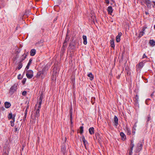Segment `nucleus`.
Wrapping results in <instances>:
<instances>
[{
    "mask_svg": "<svg viewBox=\"0 0 155 155\" xmlns=\"http://www.w3.org/2000/svg\"><path fill=\"white\" fill-rule=\"evenodd\" d=\"M26 81V78H24L22 81V83L23 84H24L25 82Z\"/></svg>",
    "mask_w": 155,
    "mask_h": 155,
    "instance_id": "36",
    "label": "nucleus"
},
{
    "mask_svg": "<svg viewBox=\"0 0 155 155\" xmlns=\"http://www.w3.org/2000/svg\"><path fill=\"white\" fill-rule=\"evenodd\" d=\"M22 62L20 61L18 63V69L20 70L22 68Z\"/></svg>",
    "mask_w": 155,
    "mask_h": 155,
    "instance_id": "27",
    "label": "nucleus"
},
{
    "mask_svg": "<svg viewBox=\"0 0 155 155\" xmlns=\"http://www.w3.org/2000/svg\"><path fill=\"white\" fill-rule=\"evenodd\" d=\"M94 128L93 127H90L89 129V133L91 135H92L94 134Z\"/></svg>",
    "mask_w": 155,
    "mask_h": 155,
    "instance_id": "12",
    "label": "nucleus"
},
{
    "mask_svg": "<svg viewBox=\"0 0 155 155\" xmlns=\"http://www.w3.org/2000/svg\"><path fill=\"white\" fill-rule=\"evenodd\" d=\"M5 4H4L2 5H1L0 6V9L2 8H4L5 7Z\"/></svg>",
    "mask_w": 155,
    "mask_h": 155,
    "instance_id": "37",
    "label": "nucleus"
},
{
    "mask_svg": "<svg viewBox=\"0 0 155 155\" xmlns=\"http://www.w3.org/2000/svg\"><path fill=\"white\" fill-rule=\"evenodd\" d=\"M11 106V104L8 102H5V107L6 108H9Z\"/></svg>",
    "mask_w": 155,
    "mask_h": 155,
    "instance_id": "14",
    "label": "nucleus"
},
{
    "mask_svg": "<svg viewBox=\"0 0 155 155\" xmlns=\"http://www.w3.org/2000/svg\"><path fill=\"white\" fill-rule=\"evenodd\" d=\"M69 47L72 49H74L76 47V43L74 42L72 43H70L69 45Z\"/></svg>",
    "mask_w": 155,
    "mask_h": 155,
    "instance_id": "8",
    "label": "nucleus"
},
{
    "mask_svg": "<svg viewBox=\"0 0 155 155\" xmlns=\"http://www.w3.org/2000/svg\"><path fill=\"white\" fill-rule=\"evenodd\" d=\"M120 76H119L117 77V78L119 79V78Z\"/></svg>",
    "mask_w": 155,
    "mask_h": 155,
    "instance_id": "51",
    "label": "nucleus"
},
{
    "mask_svg": "<svg viewBox=\"0 0 155 155\" xmlns=\"http://www.w3.org/2000/svg\"><path fill=\"white\" fill-rule=\"evenodd\" d=\"M118 119L116 116H114V123L115 126H117L118 124Z\"/></svg>",
    "mask_w": 155,
    "mask_h": 155,
    "instance_id": "7",
    "label": "nucleus"
},
{
    "mask_svg": "<svg viewBox=\"0 0 155 155\" xmlns=\"http://www.w3.org/2000/svg\"><path fill=\"white\" fill-rule=\"evenodd\" d=\"M143 147V144L141 142L139 143L136 147V149L135 150L136 153H138L142 149Z\"/></svg>",
    "mask_w": 155,
    "mask_h": 155,
    "instance_id": "3",
    "label": "nucleus"
},
{
    "mask_svg": "<svg viewBox=\"0 0 155 155\" xmlns=\"http://www.w3.org/2000/svg\"><path fill=\"white\" fill-rule=\"evenodd\" d=\"M122 139L124 140H125V135L124 134L123 132H121L120 134Z\"/></svg>",
    "mask_w": 155,
    "mask_h": 155,
    "instance_id": "22",
    "label": "nucleus"
},
{
    "mask_svg": "<svg viewBox=\"0 0 155 155\" xmlns=\"http://www.w3.org/2000/svg\"><path fill=\"white\" fill-rule=\"evenodd\" d=\"M28 52H27L26 54L24 53L21 57L20 61L22 62L26 58V57L27 55Z\"/></svg>",
    "mask_w": 155,
    "mask_h": 155,
    "instance_id": "10",
    "label": "nucleus"
},
{
    "mask_svg": "<svg viewBox=\"0 0 155 155\" xmlns=\"http://www.w3.org/2000/svg\"><path fill=\"white\" fill-rule=\"evenodd\" d=\"M110 44L111 47L114 48L115 46L114 42L113 39H112L110 40Z\"/></svg>",
    "mask_w": 155,
    "mask_h": 155,
    "instance_id": "18",
    "label": "nucleus"
},
{
    "mask_svg": "<svg viewBox=\"0 0 155 155\" xmlns=\"http://www.w3.org/2000/svg\"><path fill=\"white\" fill-rule=\"evenodd\" d=\"M154 29H155V25H154Z\"/></svg>",
    "mask_w": 155,
    "mask_h": 155,
    "instance_id": "55",
    "label": "nucleus"
},
{
    "mask_svg": "<svg viewBox=\"0 0 155 155\" xmlns=\"http://www.w3.org/2000/svg\"><path fill=\"white\" fill-rule=\"evenodd\" d=\"M72 111L70 110V120H72Z\"/></svg>",
    "mask_w": 155,
    "mask_h": 155,
    "instance_id": "30",
    "label": "nucleus"
},
{
    "mask_svg": "<svg viewBox=\"0 0 155 155\" xmlns=\"http://www.w3.org/2000/svg\"><path fill=\"white\" fill-rule=\"evenodd\" d=\"M153 95V94H151V96H152Z\"/></svg>",
    "mask_w": 155,
    "mask_h": 155,
    "instance_id": "53",
    "label": "nucleus"
},
{
    "mask_svg": "<svg viewBox=\"0 0 155 155\" xmlns=\"http://www.w3.org/2000/svg\"><path fill=\"white\" fill-rule=\"evenodd\" d=\"M18 79H21L20 74H19V75H18Z\"/></svg>",
    "mask_w": 155,
    "mask_h": 155,
    "instance_id": "38",
    "label": "nucleus"
},
{
    "mask_svg": "<svg viewBox=\"0 0 155 155\" xmlns=\"http://www.w3.org/2000/svg\"><path fill=\"white\" fill-rule=\"evenodd\" d=\"M27 112H25V116H27Z\"/></svg>",
    "mask_w": 155,
    "mask_h": 155,
    "instance_id": "44",
    "label": "nucleus"
},
{
    "mask_svg": "<svg viewBox=\"0 0 155 155\" xmlns=\"http://www.w3.org/2000/svg\"><path fill=\"white\" fill-rule=\"evenodd\" d=\"M134 141L133 140H131L130 141V147L128 150L129 155H131L132 153L133 148L134 147Z\"/></svg>",
    "mask_w": 155,
    "mask_h": 155,
    "instance_id": "5",
    "label": "nucleus"
},
{
    "mask_svg": "<svg viewBox=\"0 0 155 155\" xmlns=\"http://www.w3.org/2000/svg\"><path fill=\"white\" fill-rule=\"evenodd\" d=\"M83 126L80 127V133L81 134L83 132Z\"/></svg>",
    "mask_w": 155,
    "mask_h": 155,
    "instance_id": "32",
    "label": "nucleus"
},
{
    "mask_svg": "<svg viewBox=\"0 0 155 155\" xmlns=\"http://www.w3.org/2000/svg\"><path fill=\"white\" fill-rule=\"evenodd\" d=\"M83 39L84 40L83 43L84 45H86L87 44V38L86 35H84L83 36Z\"/></svg>",
    "mask_w": 155,
    "mask_h": 155,
    "instance_id": "16",
    "label": "nucleus"
},
{
    "mask_svg": "<svg viewBox=\"0 0 155 155\" xmlns=\"http://www.w3.org/2000/svg\"><path fill=\"white\" fill-rule=\"evenodd\" d=\"M149 43L150 45L152 47H153L155 45V41L153 40H150Z\"/></svg>",
    "mask_w": 155,
    "mask_h": 155,
    "instance_id": "19",
    "label": "nucleus"
},
{
    "mask_svg": "<svg viewBox=\"0 0 155 155\" xmlns=\"http://www.w3.org/2000/svg\"><path fill=\"white\" fill-rule=\"evenodd\" d=\"M82 140L85 147V148L86 150H87V145H88V142L85 139V137L84 136H83L82 137Z\"/></svg>",
    "mask_w": 155,
    "mask_h": 155,
    "instance_id": "6",
    "label": "nucleus"
},
{
    "mask_svg": "<svg viewBox=\"0 0 155 155\" xmlns=\"http://www.w3.org/2000/svg\"><path fill=\"white\" fill-rule=\"evenodd\" d=\"M145 29V27H144L142 29V31H141L140 33V34L139 35V37H141L143 35L144 33V31Z\"/></svg>",
    "mask_w": 155,
    "mask_h": 155,
    "instance_id": "21",
    "label": "nucleus"
},
{
    "mask_svg": "<svg viewBox=\"0 0 155 155\" xmlns=\"http://www.w3.org/2000/svg\"><path fill=\"white\" fill-rule=\"evenodd\" d=\"M52 79H54V77H52Z\"/></svg>",
    "mask_w": 155,
    "mask_h": 155,
    "instance_id": "56",
    "label": "nucleus"
},
{
    "mask_svg": "<svg viewBox=\"0 0 155 155\" xmlns=\"http://www.w3.org/2000/svg\"><path fill=\"white\" fill-rule=\"evenodd\" d=\"M107 10L108 13L111 14L113 12L112 7L111 6H109L107 8Z\"/></svg>",
    "mask_w": 155,
    "mask_h": 155,
    "instance_id": "15",
    "label": "nucleus"
},
{
    "mask_svg": "<svg viewBox=\"0 0 155 155\" xmlns=\"http://www.w3.org/2000/svg\"><path fill=\"white\" fill-rule=\"evenodd\" d=\"M43 98V95L42 93L41 94L39 97V98L38 101H42V99Z\"/></svg>",
    "mask_w": 155,
    "mask_h": 155,
    "instance_id": "28",
    "label": "nucleus"
},
{
    "mask_svg": "<svg viewBox=\"0 0 155 155\" xmlns=\"http://www.w3.org/2000/svg\"><path fill=\"white\" fill-rule=\"evenodd\" d=\"M40 109V108H38V109H36L35 111V115L36 117L37 118L38 117L40 116L39 112Z\"/></svg>",
    "mask_w": 155,
    "mask_h": 155,
    "instance_id": "9",
    "label": "nucleus"
},
{
    "mask_svg": "<svg viewBox=\"0 0 155 155\" xmlns=\"http://www.w3.org/2000/svg\"><path fill=\"white\" fill-rule=\"evenodd\" d=\"M26 116H24V117L23 119V120L25 121L26 120Z\"/></svg>",
    "mask_w": 155,
    "mask_h": 155,
    "instance_id": "43",
    "label": "nucleus"
},
{
    "mask_svg": "<svg viewBox=\"0 0 155 155\" xmlns=\"http://www.w3.org/2000/svg\"><path fill=\"white\" fill-rule=\"evenodd\" d=\"M32 61V60L31 59H30L29 60V62L27 65L26 67L25 68V70H28L29 69L30 65L31 64Z\"/></svg>",
    "mask_w": 155,
    "mask_h": 155,
    "instance_id": "13",
    "label": "nucleus"
},
{
    "mask_svg": "<svg viewBox=\"0 0 155 155\" xmlns=\"http://www.w3.org/2000/svg\"><path fill=\"white\" fill-rule=\"evenodd\" d=\"M106 3L107 4H108L109 3V0H105Z\"/></svg>",
    "mask_w": 155,
    "mask_h": 155,
    "instance_id": "39",
    "label": "nucleus"
},
{
    "mask_svg": "<svg viewBox=\"0 0 155 155\" xmlns=\"http://www.w3.org/2000/svg\"><path fill=\"white\" fill-rule=\"evenodd\" d=\"M13 117H14V115H13L12 113L9 114L8 116V118L9 119H12V120Z\"/></svg>",
    "mask_w": 155,
    "mask_h": 155,
    "instance_id": "26",
    "label": "nucleus"
},
{
    "mask_svg": "<svg viewBox=\"0 0 155 155\" xmlns=\"http://www.w3.org/2000/svg\"><path fill=\"white\" fill-rule=\"evenodd\" d=\"M25 112H27V109H26Z\"/></svg>",
    "mask_w": 155,
    "mask_h": 155,
    "instance_id": "54",
    "label": "nucleus"
},
{
    "mask_svg": "<svg viewBox=\"0 0 155 155\" xmlns=\"http://www.w3.org/2000/svg\"><path fill=\"white\" fill-rule=\"evenodd\" d=\"M70 37L69 35H68V34H67L65 40L64 41V44H65V45H66L67 43L68 42L69 39Z\"/></svg>",
    "mask_w": 155,
    "mask_h": 155,
    "instance_id": "11",
    "label": "nucleus"
},
{
    "mask_svg": "<svg viewBox=\"0 0 155 155\" xmlns=\"http://www.w3.org/2000/svg\"><path fill=\"white\" fill-rule=\"evenodd\" d=\"M127 134L128 135H130V131L129 129L127 128Z\"/></svg>",
    "mask_w": 155,
    "mask_h": 155,
    "instance_id": "34",
    "label": "nucleus"
},
{
    "mask_svg": "<svg viewBox=\"0 0 155 155\" xmlns=\"http://www.w3.org/2000/svg\"><path fill=\"white\" fill-rule=\"evenodd\" d=\"M35 50L34 49H32L30 52V55L31 56H33L35 54Z\"/></svg>",
    "mask_w": 155,
    "mask_h": 155,
    "instance_id": "20",
    "label": "nucleus"
},
{
    "mask_svg": "<svg viewBox=\"0 0 155 155\" xmlns=\"http://www.w3.org/2000/svg\"><path fill=\"white\" fill-rule=\"evenodd\" d=\"M42 101H38V108H41V105L42 104Z\"/></svg>",
    "mask_w": 155,
    "mask_h": 155,
    "instance_id": "33",
    "label": "nucleus"
},
{
    "mask_svg": "<svg viewBox=\"0 0 155 155\" xmlns=\"http://www.w3.org/2000/svg\"><path fill=\"white\" fill-rule=\"evenodd\" d=\"M145 3L147 7L150 6V0H145Z\"/></svg>",
    "mask_w": 155,
    "mask_h": 155,
    "instance_id": "23",
    "label": "nucleus"
},
{
    "mask_svg": "<svg viewBox=\"0 0 155 155\" xmlns=\"http://www.w3.org/2000/svg\"><path fill=\"white\" fill-rule=\"evenodd\" d=\"M145 13L146 15H148V13L147 12H145Z\"/></svg>",
    "mask_w": 155,
    "mask_h": 155,
    "instance_id": "48",
    "label": "nucleus"
},
{
    "mask_svg": "<svg viewBox=\"0 0 155 155\" xmlns=\"http://www.w3.org/2000/svg\"><path fill=\"white\" fill-rule=\"evenodd\" d=\"M153 3L154 5H155V2H153Z\"/></svg>",
    "mask_w": 155,
    "mask_h": 155,
    "instance_id": "50",
    "label": "nucleus"
},
{
    "mask_svg": "<svg viewBox=\"0 0 155 155\" xmlns=\"http://www.w3.org/2000/svg\"><path fill=\"white\" fill-rule=\"evenodd\" d=\"M18 84H15L13 86H12L10 88L9 90V93L11 94H13L14 92L16 91L17 90V87Z\"/></svg>",
    "mask_w": 155,
    "mask_h": 155,
    "instance_id": "1",
    "label": "nucleus"
},
{
    "mask_svg": "<svg viewBox=\"0 0 155 155\" xmlns=\"http://www.w3.org/2000/svg\"><path fill=\"white\" fill-rule=\"evenodd\" d=\"M2 110H4L5 108H4L3 107H2Z\"/></svg>",
    "mask_w": 155,
    "mask_h": 155,
    "instance_id": "47",
    "label": "nucleus"
},
{
    "mask_svg": "<svg viewBox=\"0 0 155 155\" xmlns=\"http://www.w3.org/2000/svg\"><path fill=\"white\" fill-rule=\"evenodd\" d=\"M122 35V33L120 32L119 33L118 35L117 36H118L120 37V36H121Z\"/></svg>",
    "mask_w": 155,
    "mask_h": 155,
    "instance_id": "40",
    "label": "nucleus"
},
{
    "mask_svg": "<svg viewBox=\"0 0 155 155\" xmlns=\"http://www.w3.org/2000/svg\"><path fill=\"white\" fill-rule=\"evenodd\" d=\"M24 147V146H23L22 147V148H21V150H23Z\"/></svg>",
    "mask_w": 155,
    "mask_h": 155,
    "instance_id": "49",
    "label": "nucleus"
},
{
    "mask_svg": "<svg viewBox=\"0 0 155 155\" xmlns=\"http://www.w3.org/2000/svg\"><path fill=\"white\" fill-rule=\"evenodd\" d=\"M17 128H15V130L16 131L17 130Z\"/></svg>",
    "mask_w": 155,
    "mask_h": 155,
    "instance_id": "52",
    "label": "nucleus"
},
{
    "mask_svg": "<svg viewBox=\"0 0 155 155\" xmlns=\"http://www.w3.org/2000/svg\"><path fill=\"white\" fill-rule=\"evenodd\" d=\"M26 76L28 79L32 78L33 76V72L31 70L27 71L26 73Z\"/></svg>",
    "mask_w": 155,
    "mask_h": 155,
    "instance_id": "2",
    "label": "nucleus"
},
{
    "mask_svg": "<svg viewBox=\"0 0 155 155\" xmlns=\"http://www.w3.org/2000/svg\"><path fill=\"white\" fill-rule=\"evenodd\" d=\"M146 57H147V56L145 54H144L143 55V58H146Z\"/></svg>",
    "mask_w": 155,
    "mask_h": 155,
    "instance_id": "42",
    "label": "nucleus"
},
{
    "mask_svg": "<svg viewBox=\"0 0 155 155\" xmlns=\"http://www.w3.org/2000/svg\"><path fill=\"white\" fill-rule=\"evenodd\" d=\"M26 91H24L22 93V95L24 96H25L26 94Z\"/></svg>",
    "mask_w": 155,
    "mask_h": 155,
    "instance_id": "35",
    "label": "nucleus"
},
{
    "mask_svg": "<svg viewBox=\"0 0 155 155\" xmlns=\"http://www.w3.org/2000/svg\"><path fill=\"white\" fill-rule=\"evenodd\" d=\"M67 150H66L65 144L63 143L61 149V152L62 153L63 155H65L66 154Z\"/></svg>",
    "mask_w": 155,
    "mask_h": 155,
    "instance_id": "4",
    "label": "nucleus"
},
{
    "mask_svg": "<svg viewBox=\"0 0 155 155\" xmlns=\"http://www.w3.org/2000/svg\"><path fill=\"white\" fill-rule=\"evenodd\" d=\"M143 66V62H140L138 64V68L139 69L141 68Z\"/></svg>",
    "mask_w": 155,
    "mask_h": 155,
    "instance_id": "24",
    "label": "nucleus"
},
{
    "mask_svg": "<svg viewBox=\"0 0 155 155\" xmlns=\"http://www.w3.org/2000/svg\"><path fill=\"white\" fill-rule=\"evenodd\" d=\"M116 41L117 42H118L120 40V37L117 36L116 37Z\"/></svg>",
    "mask_w": 155,
    "mask_h": 155,
    "instance_id": "31",
    "label": "nucleus"
},
{
    "mask_svg": "<svg viewBox=\"0 0 155 155\" xmlns=\"http://www.w3.org/2000/svg\"><path fill=\"white\" fill-rule=\"evenodd\" d=\"M70 120V121H71V124H72V123H73L72 120Z\"/></svg>",
    "mask_w": 155,
    "mask_h": 155,
    "instance_id": "46",
    "label": "nucleus"
},
{
    "mask_svg": "<svg viewBox=\"0 0 155 155\" xmlns=\"http://www.w3.org/2000/svg\"><path fill=\"white\" fill-rule=\"evenodd\" d=\"M87 76L90 78V80H92L94 78L93 75H92L91 73H90L87 75Z\"/></svg>",
    "mask_w": 155,
    "mask_h": 155,
    "instance_id": "25",
    "label": "nucleus"
},
{
    "mask_svg": "<svg viewBox=\"0 0 155 155\" xmlns=\"http://www.w3.org/2000/svg\"><path fill=\"white\" fill-rule=\"evenodd\" d=\"M40 74H46V71H45L44 69H43L42 71L40 72Z\"/></svg>",
    "mask_w": 155,
    "mask_h": 155,
    "instance_id": "29",
    "label": "nucleus"
},
{
    "mask_svg": "<svg viewBox=\"0 0 155 155\" xmlns=\"http://www.w3.org/2000/svg\"><path fill=\"white\" fill-rule=\"evenodd\" d=\"M67 46V45H65V44H64V43H63V47H62V48H64V46Z\"/></svg>",
    "mask_w": 155,
    "mask_h": 155,
    "instance_id": "45",
    "label": "nucleus"
},
{
    "mask_svg": "<svg viewBox=\"0 0 155 155\" xmlns=\"http://www.w3.org/2000/svg\"><path fill=\"white\" fill-rule=\"evenodd\" d=\"M91 103H92V104H94V101H93V98H92V99H91Z\"/></svg>",
    "mask_w": 155,
    "mask_h": 155,
    "instance_id": "41",
    "label": "nucleus"
},
{
    "mask_svg": "<svg viewBox=\"0 0 155 155\" xmlns=\"http://www.w3.org/2000/svg\"><path fill=\"white\" fill-rule=\"evenodd\" d=\"M15 114H14V117H13V119H12V120H11L10 121L11 125L12 127H13L14 126V122L15 121Z\"/></svg>",
    "mask_w": 155,
    "mask_h": 155,
    "instance_id": "17",
    "label": "nucleus"
}]
</instances>
